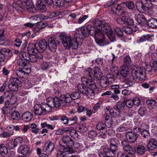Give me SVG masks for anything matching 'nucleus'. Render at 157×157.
<instances>
[{"label":"nucleus","instance_id":"nucleus-1","mask_svg":"<svg viewBox=\"0 0 157 157\" xmlns=\"http://www.w3.org/2000/svg\"><path fill=\"white\" fill-rule=\"evenodd\" d=\"M94 24L95 28V32L94 35L92 36L94 37L96 42L101 46L108 44L109 42L106 43L105 42V36L102 32L106 33L109 37L111 36L112 31L110 24L105 20L101 21L98 18L95 20Z\"/></svg>","mask_w":157,"mask_h":157},{"label":"nucleus","instance_id":"nucleus-64","mask_svg":"<svg viewBox=\"0 0 157 157\" xmlns=\"http://www.w3.org/2000/svg\"><path fill=\"white\" fill-rule=\"evenodd\" d=\"M49 63L48 62H44L40 65L41 68L44 70H46L49 67Z\"/></svg>","mask_w":157,"mask_h":157},{"label":"nucleus","instance_id":"nucleus-61","mask_svg":"<svg viewBox=\"0 0 157 157\" xmlns=\"http://www.w3.org/2000/svg\"><path fill=\"white\" fill-rule=\"evenodd\" d=\"M86 70V72L87 75L90 78H93V71H94V69H92L91 68L88 67Z\"/></svg>","mask_w":157,"mask_h":157},{"label":"nucleus","instance_id":"nucleus-17","mask_svg":"<svg viewBox=\"0 0 157 157\" xmlns=\"http://www.w3.org/2000/svg\"><path fill=\"white\" fill-rule=\"evenodd\" d=\"M27 49L28 52L30 55H36L39 52V49L37 48L36 44L33 43L30 44Z\"/></svg>","mask_w":157,"mask_h":157},{"label":"nucleus","instance_id":"nucleus-10","mask_svg":"<svg viewBox=\"0 0 157 157\" xmlns=\"http://www.w3.org/2000/svg\"><path fill=\"white\" fill-rule=\"evenodd\" d=\"M116 21L119 24H124L131 26H132L134 25L133 20L128 17L125 16H123L117 19Z\"/></svg>","mask_w":157,"mask_h":157},{"label":"nucleus","instance_id":"nucleus-37","mask_svg":"<svg viewBox=\"0 0 157 157\" xmlns=\"http://www.w3.org/2000/svg\"><path fill=\"white\" fill-rule=\"evenodd\" d=\"M125 105L124 101L121 103L116 105V107L114 108L117 111V113H120L121 111H123L125 107Z\"/></svg>","mask_w":157,"mask_h":157},{"label":"nucleus","instance_id":"nucleus-28","mask_svg":"<svg viewBox=\"0 0 157 157\" xmlns=\"http://www.w3.org/2000/svg\"><path fill=\"white\" fill-rule=\"evenodd\" d=\"M136 6L137 10L140 12L143 13L146 12V8L145 7V5L142 2V0H141V2H137Z\"/></svg>","mask_w":157,"mask_h":157},{"label":"nucleus","instance_id":"nucleus-2","mask_svg":"<svg viewBox=\"0 0 157 157\" xmlns=\"http://www.w3.org/2000/svg\"><path fill=\"white\" fill-rule=\"evenodd\" d=\"M131 73L134 80H143L145 79V73L143 68L134 66L132 68Z\"/></svg>","mask_w":157,"mask_h":157},{"label":"nucleus","instance_id":"nucleus-34","mask_svg":"<svg viewBox=\"0 0 157 157\" xmlns=\"http://www.w3.org/2000/svg\"><path fill=\"white\" fill-rule=\"evenodd\" d=\"M70 46H68V48L72 47L73 49L76 50L77 49L78 46V43L77 41V38L76 37L72 40L70 43Z\"/></svg>","mask_w":157,"mask_h":157},{"label":"nucleus","instance_id":"nucleus-4","mask_svg":"<svg viewBox=\"0 0 157 157\" xmlns=\"http://www.w3.org/2000/svg\"><path fill=\"white\" fill-rule=\"evenodd\" d=\"M77 86L78 90L81 93L86 95L90 98H92L94 97V91L87 88L84 83L78 84Z\"/></svg>","mask_w":157,"mask_h":157},{"label":"nucleus","instance_id":"nucleus-40","mask_svg":"<svg viewBox=\"0 0 157 157\" xmlns=\"http://www.w3.org/2000/svg\"><path fill=\"white\" fill-rule=\"evenodd\" d=\"M11 118L13 120H18L20 117L19 113L16 111H12L11 114Z\"/></svg>","mask_w":157,"mask_h":157},{"label":"nucleus","instance_id":"nucleus-60","mask_svg":"<svg viewBox=\"0 0 157 157\" xmlns=\"http://www.w3.org/2000/svg\"><path fill=\"white\" fill-rule=\"evenodd\" d=\"M141 135L144 138H148L150 136V133L148 129L143 130L141 132Z\"/></svg>","mask_w":157,"mask_h":157},{"label":"nucleus","instance_id":"nucleus-12","mask_svg":"<svg viewBox=\"0 0 157 157\" xmlns=\"http://www.w3.org/2000/svg\"><path fill=\"white\" fill-rule=\"evenodd\" d=\"M33 4L32 0H22L21 1V6H19L20 9L18 8L19 12L22 11L23 8L29 9Z\"/></svg>","mask_w":157,"mask_h":157},{"label":"nucleus","instance_id":"nucleus-39","mask_svg":"<svg viewBox=\"0 0 157 157\" xmlns=\"http://www.w3.org/2000/svg\"><path fill=\"white\" fill-rule=\"evenodd\" d=\"M30 55L29 52H22L19 54V56L20 59H22L28 61L29 59Z\"/></svg>","mask_w":157,"mask_h":157},{"label":"nucleus","instance_id":"nucleus-18","mask_svg":"<svg viewBox=\"0 0 157 157\" xmlns=\"http://www.w3.org/2000/svg\"><path fill=\"white\" fill-rule=\"evenodd\" d=\"M147 147L149 151H152L157 148V141L154 139H151L148 141Z\"/></svg>","mask_w":157,"mask_h":157},{"label":"nucleus","instance_id":"nucleus-27","mask_svg":"<svg viewBox=\"0 0 157 157\" xmlns=\"http://www.w3.org/2000/svg\"><path fill=\"white\" fill-rule=\"evenodd\" d=\"M147 25L149 27L152 28H157V19L152 18L149 19L147 21Z\"/></svg>","mask_w":157,"mask_h":157},{"label":"nucleus","instance_id":"nucleus-33","mask_svg":"<svg viewBox=\"0 0 157 157\" xmlns=\"http://www.w3.org/2000/svg\"><path fill=\"white\" fill-rule=\"evenodd\" d=\"M101 150L103 151L99 153L100 157H106L109 154V148L107 147H101Z\"/></svg>","mask_w":157,"mask_h":157},{"label":"nucleus","instance_id":"nucleus-59","mask_svg":"<svg viewBox=\"0 0 157 157\" xmlns=\"http://www.w3.org/2000/svg\"><path fill=\"white\" fill-rule=\"evenodd\" d=\"M146 103L148 106L153 108L155 106L156 101L153 100H148L146 101Z\"/></svg>","mask_w":157,"mask_h":157},{"label":"nucleus","instance_id":"nucleus-48","mask_svg":"<svg viewBox=\"0 0 157 157\" xmlns=\"http://www.w3.org/2000/svg\"><path fill=\"white\" fill-rule=\"evenodd\" d=\"M122 4L125 5L128 9L130 10L133 9L134 6L133 2L130 1H128L126 2H123L122 3Z\"/></svg>","mask_w":157,"mask_h":157},{"label":"nucleus","instance_id":"nucleus-38","mask_svg":"<svg viewBox=\"0 0 157 157\" xmlns=\"http://www.w3.org/2000/svg\"><path fill=\"white\" fill-rule=\"evenodd\" d=\"M48 19V16H45L42 14H40L37 15H36L31 17V19L33 20L37 21L38 19L43 20L44 19L47 20Z\"/></svg>","mask_w":157,"mask_h":157},{"label":"nucleus","instance_id":"nucleus-22","mask_svg":"<svg viewBox=\"0 0 157 157\" xmlns=\"http://www.w3.org/2000/svg\"><path fill=\"white\" fill-rule=\"evenodd\" d=\"M93 77H95L98 79H99L102 76V72L100 68L98 67H95L94 69Z\"/></svg>","mask_w":157,"mask_h":157},{"label":"nucleus","instance_id":"nucleus-42","mask_svg":"<svg viewBox=\"0 0 157 157\" xmlns=\"http://www.w3.org/2000/svg\"><path fill=\"white\" fill-rule=\"evenodd\" d=\"M125 105L128 108H132L133 105V100L131 99H125L123 100Z\"/></svg>","mask_w":157,"mask_h":157},{"label":"nucleus","instance_id":"nucleus-29","mask_svg":"<svg viewBox=\"0 0 157 157\" xmlns=\"http://www.w3.org/2000/svg\"><path fill=\"white\" fill-rule=\"evenodd\" d=\"M137 20L139 24L141 26L144 25L147 22L144 16L142 14H139L137 16Z\"/></svg>","mask_w":157,"mask_h":157},{"label":"nucleus","instance_id":"nucleus-56","mask_svg":"<svg viewBox=\"0 0 157 157\" xmlns=\"http://www.w3.org/2000/svg\"><path fill=\"white\" fill-rule=\"evenodd\" d=\"M78 120L77 117L75 116L69 119L68 124L69 125H71L77 123Z\"/></svg>","mask_w":157,"mask_h":157},{"label":"nucleus","instance_id":"nucleus-47","mask_svg":"<svg viewBox=\"0 0 157 157\" xmlns=\"http://www.w3.org/2000/svg\"><path fill=\"white\" fill-rule=\"evenodd\" d=\"M2 51L3 55H4V57H5L6 56L9 57L12 56V51L6 48H2Z\"/></svg>","mask_w":157,"mask_h":157},{"label":"nucleus","instance_id":"nucleus-63","mask_svg":"<svg viewBox=\"0 0 157 157\" xmlns=\"http://www.w3.org/2000/svg\"><path fill=\"white\" fill-rule=\"evenodd\" d=\"M141 129L140 128L136 127L133 128V133L138 137L140 136V134H141Z\"/></svg>","mask_w":157,"mask_h":157},{"label":"nucleus","instance_id":"nucleus-43","mask_svg":"<svg viewBox=\"0 0 157 157\" xmlns=\"http://www.w3.org/2000/svg\"><path fill=\"white\" fill-rule=\"evenodd\" d=\"M151 36L147 34L144 35L139 37L138 40V42L139 43L145 41L146 40H150Z\"/></svg>","mask_w":157,"mask_h":157},{"label":"nucleus","instance_id":"nucleus-52","mask_svg":"<svg viewBox=\"0 0 157 157\" xmlns=\"http://www.w3.org/2000/svg\"><path fill=\"white\" fill-rule=\"evenodd\" d=\"M111 88L114 93L118 94L120 93V90L119 89V86L117 85H113L111 86Z\"/></svg>","mask_w":157,"mask_h":157},{"label":"nucleus","instance_id":"nucleus-8","mask_svg":"<svg viewBox=\"0 0 157 157\" xmlns=\"http://www.w3.org/2000/svg\"><path fill=\"white\" fill-rule=\"evenodd\" d=\"M48 42V48L50 51L53 52H55L56 51L57 44H59L60 43L58 40H56L53 37L49 38Z\"/></svg>","mask_w":157,"mask_h":157},{"label":"nucleus","instance_id":"nucleus-44","mask_svg":"<svg viewBox=\"0 0 157 157\" xmlns=\"http://www.w3.org/2000/svg\"><path fill=\"white\" fill-rule=\"evenodd\" d=\"M106 127V125L104 123L100 122L97 124L96 128L98 130L102 131L107 129Z\"/></svg>","mask_w":157,"mask_h":157},{"label":"nucleus","instance_id":"nucleus-19","mask_svg":"<svg viewBox=\"0 0 157 157\" xmlns=\"http://www.w3.org/2000/svg\"><path fill=\"white\" fill-rule=\"evenodd\" d=\"M33 117V115L32 113L29 111L25 112L22 114L21 116L22 120L26 122L30 121Z\"/></svg>","mask_w":157,"mask_h":157},{"label":"nucleus","instance_id":"nucleus-21","mask_svg":"<svg viewBox=\"0 0 157 157\" xmlns=\"http://www.w3.org/2000/svg\"><path fill=\"white\" fill-rule=\"evenodd\" d=\"M55 148V144L53 142L50 141L46 147H44L43 150L45 152L50 153L52 152Z\"/></svg>","mask_w":157,"mask_h":157},{"label":"nucleus","instance_id":"nucleus-24","mask_svg":"<svg viewBox=\"0 0 157 157\" xmlns=\"http://www.w3.org/2000/svg\"><path fill=\"white\" fill-rule=\"evenodd\" d=\"M108 79L106 78V77L103 76L99 79L100 84L102 87L106 88L111 83L110 82L111 81L109 80Z\"/></svg>","mask_w":157,"mask_h":157},{"label":"nucleus","instance_id":"nucleus-35","mask_svg":"<svg viewBox=\"0 0 157 157\" xmlns=\"http://www.w3.org/2000/svg\"><path fill=\"white\" fill-rule=\"evenodd\" d=\"M17 63L19 65L20 68H23L25 66H26L27 64L28 63V61L25 59H18Z\"/></svg>","mask_w":157,"mask_h":157},{"label":"nucleus","instance_id":"nucleus-30","mask_svg":"<svg viewBox=\"0 0 157 157\" xmlns=\"http://www.w3.org/2000/svg\"><path fill=\"white\" fill-rule=\"evenodd\" d=\"M21 154L24 155H27L29 153V148L27 145L21 146L19 148Z\"/></svg>","mask_w":157,"mask_h":157},{"label":"nucleus","instance_id":"nucleus-5","mask_svg":"<svg viewBox=\"0 0 157 157\" xmlns=\"http://www.w3.org/2000/svg\"><path fill=\"white\" fill-rule=\"evenodd\" d=\"M81 33L85 37H87L90 34L91 35H94L95 32V28L90 25H87L81 27L80 29Z\"/></svg>","mask_w":157,"mask_h":157},{"label":"nucleus","instance_id":"nucleus-58","mask_svg":"<svg viewBox=\"0 0 157 157\" xmlns=\"http://www.w3.org/2000/svg\"><path fill=\"white\" fill-rule=\"evenodd\" d=\"M108 142L110 143V145H117L120 143L117 139L115 138L111 139L108 140Z\"/></svg>","mask_w":157,"mask_h":157},{"label":"nucleus","instance_id":"nucleus-3","mask_svg":"<svg viewBox=\"0 0 157 157\" xmlns=\"http://www.w3.org/2000/svg\"><path fill=\"white\" fill-rule=\"evenodd\" d=\"M64 96V94L61 95L59 97V98L57 97H55L52 98V97H49L48 98V100H49L50 102L52 105L53 107L58 108L61 105L63 106L65 105L67 102L66 101V98H63V96Z\"/></svg>","mask_w":157,"mask_h":157},{"label":"nucleus","instance_id":"nucleus-32","mask_svg":"<svg viewBox=\"0 0 157 157\" xmlns=\"http://www.w3.org/2000/svg\"><path fill=\"white\" fill-rule=\"evenodd\" d=\"M136 153L138 155L141 156L144 154L146 151L144 147L141 145H139L135 150Z\"/></svg>","mask_w":157,"mask_h":157},{"label":"nucleus","instance_id":"nucleus-46","mask_svg":"<svg viewBox=\"0 0 157 157\" xmlns=\"http://www.w3.org/2000/svg\"><path fill=\"white\" fill-rule=\"evenodd\" d=\"M37 25H35L36 27L38 29H42L44 28L47 25V23L46 21H43L41 22H37L36 23Z\"/></svg>","mask_w":157,"mask_h":157},{"label":"nucleus","instance_id":"nucleus-25","mask_svg":"<svg viewBox=\"0 0 157 157\" xmlns=\"http://www.w3.org/2000/svg\"><path fill=\"white\" fill-rule=\"evenodd\" d=\"M38 46L39 49V52H42L45 51L48 48V44L46 41L45 40H41L39 42Z\"/></svg>","mask_w":157,"mask_h":157},{"label":"nucleus","instance_id":"nucleus-13","mask_svg":"<svg viewBox=\"0 0 157 157\" xmlns=\"http://www.w3.org/2000/svg\"><path fill=\"white\" fill-rule=\"evenodd\" d=\"M129 72L127 66L124 65L121 68V74L124 79L128 78H130Z\"/></svg>","mask_w":157,"mask_h":157},{"label":"nucleus","instance_id":"nucleus-15","mask_svg":"<svg viewBox=\"0 0 157 157\" xmlns=\"http://www.w3.org/2000/svg\"><path fill=\"white\" fill-rule=\"evenodd\" d=\"M35 114L39 116L45 115V112L44 110L42 104L41 105L36 104L34 106Z\"/></svg>","mask_w":157,"mask_h":157},{"label":"nucleus","instance_id":"nucleus-50","mask_svg":"<svg viewBox=\"0 0 157 157\" xmlns=\"http://www.w3.org/2000/svg\"><path fill=\"white\" fill-rule=\"evenodd\" d=\"M122 30L123 32L128 34H132L133 31L132 28L128 26H124L123 27Z\"/></svg>","mask_w":157,"mask_h":157},{"label":"nucleus","instance_id":"nucleus-36","mask_svg":"<svg viewBox=\"0 0 157 157\" xmlns=\"http://www.w3.org/2000/svg\"><path fill=\"white\" fill-rule=\"evenodd\" d=\"M8 153L7 147L4 144H0V154L6 155Z\"/></svg>","mask_w":157,"mask_h":157},{"label":"nucleus","instance_id":"nucleus-55","mask_svg":"<svg viewBox=\"0 0 157 157\" xmlns=\"http://www.w3.org/2000/svg\"><path fill=\"white\" fill-rule=\"evenodd\" d=\"M23 141V139L21 137H18L16 138L13 142V147H15L17 146L19 144L21 143Z\"/></svg>","mask_w":157,"mask_h":157},{"label":"nucleus","instance_id":"nucleus-51","mask_svg":"<svg viewBox=\"0 0 157 157\" xmlns=\"http://www.w3.org/2000/svg\"><path fill=\"white\" fill-rule=\"evenodd\" d=\"M117 148V145H109V152L113 155L115 154Z\"/></svg>","mask_w":157,"mask_h":157},{"label":"nucleus","instance_id":"nucleus-20","mask_svg":"<svg viewBox=\"0 0 157 157\" xmlns=\"http://www.w3.org/2000/svg\"><path fill=\"white\" fill-rule=\"evenodd\" d=\"M48 100L47 98L46 99L47 103H44L42 104L44 110V111L45 112V115L47 113L50 112L52 110V108H53L52 105L50 104L51 103H50V101H49V100Z\"/></svg>","mask_w":157,"mask_h":157},{"label":"nucleus","instance_id":"nucleus-9","mask_svg":"<svg viewBox=\"0 0 157 157\" xmlns=\"http://www.w3.org/2000/svg\"><path fill=\"white\" fill-rule=\"evenodd\" d=\"M81 81L82 83H84L87 88H90V90L94 91L97 88L96 84L93 80L91 78H88L83 77L82 78Z\"/></svg>","mask_w":157,"mask_h":157},{"label":"nucleus","instance_id":"nucleus-23","mask_svg":"<svg viewBox=\"0 0 157 157\" xmlns=\"http://www.w3.org/2000/svg\"><path fill=\"white\" fill-rule=\"evenodd\" d=\"M139 137L133 133L132 132H128L127 134V138L128 141L130 143H134Z\"/></svg>","mask_w":157,"mask_h":157},{"label":"nucleus","instance_id":"nucleus-41","mask_svg":"<svg viewBox=\"0 0 157 157\" xmlns=\"http://www.w3.org/2000/svg\"><path fill=\"white\" fill-rule=\"evenodd\" d=\"M125 83L123 85V86L124 88H127L128 87L132 86L134 84V83L132 81L131 78L124 79Z\"/></svg>","mask_w":157,"mask_h":157},{"label":"nucleus","instance_id":"nucleus-26","mask_svg":"<svg viewBox=\"0 0 157 157\" xmlns=\"http://www.w3.org/2000/svg\"><path fill=\"white\" fill-rule=\"evenodd\" d=\"M123 149L125 152L130 155H133L136 153L135 150L129 145L123 147Z\"/></svg>","mask_w":157,"mask_h":157},{"label":"nucleus","instance_id":"nucleus-45","mask_svg":"<svg viewBox=\"0 0 157 157\" xmlns=\"http://www.w3.org/2000/svg\"><path fill=\"white\" fill-rule=\"evenodd\" d=\"M16 74L18 77L22 78H25V75H27L26 72L22 70H17Z\"/></svg>","mask_w":157,"mask_h":157},{"label":"nucleus","instance_id":"nucleus-49","mask_svg":"<svg viewBox=\"0 0 157 157\" xmlns=\"http://www.w3.org/2000/svg\"><path fill=\"white\" fill-rule=\"evenodd\" d=\"M147 109L144 106L140 107L138 111V114L140 116L142 117L146 113Z\"/></svg>","mask_w":157,"mask_h":157},{"label":"nucleus","instance_id":"nucleus-57","mask_svg":"<svg viewBox=\"0 0 157 157\" xmlns=\"http://www.w3.org/2000/svg\"><path fill=\"white\" fill-rule=\"evenodd\" d=\"M97 133L94 130L90 131L88 133V136L91 139H94L97 137Z\"/></svg>","mask_w":157,"mask_h":157},{"label":"nucleus","instance_id":"nucleus-14","mask_svg":"<svg viewBox=\"0 0 157 157\" xmlns=\"http://www.w3.org/2000/svg\"><path fill=\"white\" fill-rule=\"evenodd\" d=\"M142 2L145 5L146 11L147 10V11L151 14L153 13L154 11V8L151 2L146 0H142Z\"/></svg>","mask_w":157,"mask_h":157},{"label":"nucleus","instance_id":"nucleus-62","mask_svg":"<svg viewBox=\"0 0 157 157\" xmlns=\"http://www.w3.org/2000/svg\"><path fill=\"white\" fill-rule=\"evenodd\" d=\"M10 101L9 100H6L5 101V106H3L2 108V111H3V114L5 113L6 111H8V108L9 106L10 103Z\"/></svg>","mask_w":157,"mask_h":157},{"label":"nucleus","instance_id":"nucleus-11","mask_svg":"<svg viewBox=\"0 0 157 157\" xmlns=\"http://www.w3.org/2000/svg\"><path fill=\"white\" fill-rule=\"evenodd\" d=\"M59 36L65 48L68 49V46H70V43L72 40L71 37L63 34L59 35Z\"/></svg>","mask_w":157,"mask_h":157},{"label":"nucleus","instance_id":"nucleus-31","mask_svg":"<svg viewBox=\"0 0 157 157\" xmlns=\"http://www.w3.org/2000/svg\"><path fill=\"white\" fill-rule=\"evenodd\" d=\"M46 3L44 0H38L36 4V6L39 10L42 11L45 8Z\"/></svg>","mask_w":157,"mask_h":157},{"label":"nucleus","instance_id":"nucleus-53","mask_svg":"<svg viewBox=\"0 0 157 157\" xmlns=\"http://www.w3.org/2000/svg\"><path fill=\"white\" fill-rule=\"evenodd\" d=\"M9 89L13 91H16L18 89V85L17 84H14L12 83H10L8 86Z\"/></svg>","mask_w":157,"mask_h":157},{"label":"nucleus","instance_id":"nucleus-16","mask_svg":"<svg viewBox=\"0 0 157 157\" xmlns=\"http://www.w3.org/2000/svg\"><path fill=\"white\" fill-rule=\"evenodd\" d=\"M63 143L69 147L73 146L74 144V140L68 136L65 135L62 138Z\"/></svg>","mask_w":157,"mask_h":157},{"label":"nucleus","instance_id":"nucleus-7","mask_svg":"<svg viewBox=\"0 0 157 157\" xmlns=\"http://www.w3.org/2000/svg\"><path fill=\"white\" fill-rule=\"evenodd\" d=\"M80 97V94L78 92H74L71 94H67L63 96V98H66V102L68 103L71 102L73 100H75L79 98Z\"/></svg>","mask_w":157,"mask_h":157},{"label":"nucleus","instance_id":"nucleus-54","mask_svg":"<svg viewBox=\"0 0 157 157\" xmlns=\"http://www.w3.org/2000/svg\"><path fill=\"white\" fill-rule=\"evenodd\" d=\"M88 131L87 127L84 124H80L79 125L78 127V131L81 133H84Z\"/></svg>","mask_w":157,"mask_h":157},{"label":"nucleus","instance_id":"nucleus-6","mask_svg":"<svg viewBox=\"0 0 157 157\" xmlns=\"http://www.w3.org/2000/svg\"><path fill=\"white\" fill-rule=\"evenodd\" d=\"M75 152L73 148L70 147L64 148L63 151H59L58 152L57 156L59 157H71V155Z\"/></svg>","mask_w":157,"mask_h":157}]
</instances>
